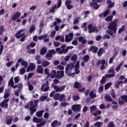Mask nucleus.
I'll use <instances>...</instances> for the list:
<instances>
[{
  "mask_svg": "<svg viewBox=\"0 0 127 127\" xmlns=\"http://www.w3.org/2000/svg\"><path fill=\"white\" fill-rule=\"evenodd\" d=\"M106 33L109 35H111V36H113V35H114V32H113V30H106Z\"/></svg>",
  "mask_w": 127,
  "mask_h": 127,
  "instance_id": "48",
  "label": "nucleus"
},
{
  "mask_svg": "<svg viewBox=\"0 0 127 127\" xmlns=\"http://www.w3.org/2000/svg\"><path fill=\"white\" fill-rule=\"evenodd\" d=\"M36 71L37 73H39V74H43V68H42V66L38 65Z\"/></svg>",
  "mask_w": 127,
  "mask_h": 127,
  "instance_id": "19",
  "label": "nucleus"
},
{
  "mask_svg": "<svg viewBox=\"0 0 127 127\" xmlns=\"http://www.w3.org/2000/svg\"><path fill=\"white\" fill-rule=\"evenodd\" d=\"M106 82V76H103L102 78L100 80L101 85H104Z\"/></svg>",
  "mask_w": 127,
  "mask_h": 127,
  "instance_id": "39",
  "label": "nucleus"
},
{
  "mask_svg": "<svg viewBox=\"0 0 127 127\" xmlns=\"http://www.w3.org/2000/svg\"><path fill=\"white\" fill-rule=\"evenodd\" d=\"M121 99H122V100H124V101H125L126 103H127V95L122 96Z\"/></svg>",
  "mask_w": 127,
  "mask_h": 127,
  "instance_id": "63",
  "label": "nucleus"
},
{
  "mask_svg": "<svg viewBox=\"0 0 127 127\" xmlns=\"http://www.w3.org/2000/svg\"><path fill=\"white\" fill-rule=\"evenodd\" d=\"M36 106H34L33 105V101H30V108H29V111H30V116H32L35 112H36L37 109H36Z\"/></svg>",
  "mask_w": 127,
  "mask_h": 127,
  "instance_id": "3",
  "label": "nucleus"
},
{
  "mask_svg": "<svg viewBox=\"0 0 127 127\" xmlns=\"http://www.w3.org/2000/svg\"><path fill=\"white\" fill-rule=\"evenodd\" d=\"M97 110V106L96 105H93L90 107V113H93L94 111H96Z\"/></svg>",
  "mask_w": 127,
  "mask_h": 127,
  "instance_id": "42",
  "label": "nucleus"
},
{
  "mask_svg": "<svg viewBox=\"0 0 127 127\" xmlns=\"http://www.w3.org/2000/svg\"><path fill=\"white\" fill-rule=\"evenodd\" d=\"M21 65L23 66L24 68H27V66H28V62H25V61L23 60L22 62L21 63Z\"/></svg>",
  "mask_w": 127,
  "mask_h": 127,
  "instance_id": "28",
  "label": "nucleus"
},
{
  "mask_svg": "<svg viewBox=\"0 0 127 127\" xmlns=\"http://www.w3.org/2000/svg\"><path fill=\"white\" fill-rule=\"evenodd\" d=\"M39 102V100H35L34 101V104H33V106L36 107V108H37V107H38V103Z\"/></svg>",
  "mask_w": 127,
  "mask_h": 127,
  "instance_id": "57",
  "label": "nucleus"
},
{
  "mask_svg": "<svg viewBox=\"0 0 127 127\" xmlns=\"http://www.w3.org/2000/svg\"><path fill=\"white\" fill-rule=\"evenodd\" d=\"M70 68V65L67 64L65 67V74H69V68Z\"/></svg>",
  "mask_w": 127,
  "mask_h": 127,
  "instance_id": "59",
  "label": "nucleus"
},
{
  "mask_svg": "<svg viewBox=\"0 0 127 127\" xmlns=\"http://www.w3.org/2000/svg\"><path fill=\"white\" fill-rule=\"evenodd\" d=\"M45 125H46V121H43V122L40 123V124H37L36 127H43V126H45Z\"/></svg>",
  "mask_w": 127,
  "mask_h": 127,
  "instance_id": "30",
  "label": "nucleus"
},
{
  "mask_svg": "<svg viewBox=\"0 0 127 127\" xmlns=\"http://www.w3.org/2000/svg\"><path fill=\"white\" fill-rule=\"evenodd\" d=\"M8 101H9V98L4 99L0 103V107L1 108H4L5 109H7L8 108Z\"/></svg>",
  "mask_w": 127,
  "mask_h": 127,
  "instance_id": "6",
  "label": "nucleus"
},
{
  "mask_svg": "<svg viewBox=\"0 0 127 127\" xmlns=\"http://www.w3.org/2000/svg\"><path fill=\"white\" fill-rule=\"evenodd\" d=\"M82 85L78 82H75L73 85V88L74 89H80Z\"/></svg>",
  "mask_w": 127,
  "mask_h": 127,
  "instance_id": "22",
  "label": "nucleus"
},
{
  "mask_svg": "<svg viewBox=\"0 0 127 127\" xmlns=\"http://www.w3.org/2000/svg\"><path fill=\"white\" fill-rule=\"evenodd\" d=\"M109 13H110V10L108 9L103 12V17H106V16H108V15H109Z\"/></svg>",
  "mask_w": 127,
  "mask_h": 127,
  "instance_id": "37",
  "label": "nucleus"
},
{
  "mask_svg": "<svg viewBox=\"0 0 127 127\" xmlns=\"http://www.w3.org/2000/svg\"><path fill=\"white\" fill-rule=\"evenodd\" d=\"M104 99L106 100L107 102H112L113 101V98L111 97V96L109 95H106L104 96Z\"/></svg>",
  "mask_w": 127,
  "mask_h": 127,
  "instance_id": "23",
  "label": "nucleus"
},
{
  "mask_svg": "<svg viewBox=\"0 0 127 127\" xmlns=\"http://www.w3.org/2000/svg\"><path fill=\"white\" fill-rule=\"evenodd\" d=\"M72 3V1L71 0H66L65 2V5L66 6L67 9H72L74 6L73 5H71Z\"/></svg>",
  "mask_w": 127,
  "mask_h": 127,
  "instance_id": "11",
  "label": "nucleus"
},
{
  "mask_svg": "<svg viewBox=\"0 0 127 127\" xmlns=\"http://www.w3.org/2000/svg\"><path fill=\"white\" fill-rule=\"evenodd\" d=\"M77 58H78V56L76 55H74L71 57V61H74V62H76L77 61Z\"/></svg>",
  "mask_w": 127,
  "mask_h": 127,
  "instance_id": "44",
  "label": "nucleus"
},
{
  "mask_svg": "<svg viewBox=\"0 0 127 127\" xmlns=\"http://www.w3.org/2000/svg\"><path fill=\"white\" fill-rule=\"evenodd\" d=\"M99 50V48L95 46H91L89 49H88V52H92L94 54H96Z\"/></svg>",
  "mask_w": 127,
  "mask_h": 127,
  "instance_id": "9",
  "label": "nucleus"
},
{
  "mask_svg": "<svg viewBox=\"0 0 127 127\" xmlns=\"http://www.w3.org/2000/svg\"><path fill=\"white\" fill-rule=\"evenodd\" d=\"M4 32V26L3 25L0 26V33L2 34Z\"/></svg>",
  "mask_w": 127,
  "mask_h": 127,
  "instance_id": "56",
  "label": "nucleus"
},
{
  "mask_svg": "<svg viewBox=\"0 0 127 127\" xmlns=\"http://www.w3.org/2000/svg\"><path fill=\"white\" fill-rule=\"evenodd\" d=\"M12 118L6 120V125H9L12 123Z\"/></svg>",
  "mask_w": 127,
  "mask_h": 127,
  "instance_id": "58",
  "label": "nucleus"
},
{
  "mask_svg": "<svg viewBox=\"0 0 127 127\" xmlns=\"http://www.w3.org/2000/svg\"><path fill=\"white\" fill-rule=\"evenodd\" d=\"M46 99H47V96H41L40 97L39 100H40V101H41V102H44V101H45V100H46Z\"/></svg>",
  "mask_w": 127,
  "mask_h": 127,
  "instance_id": "46",
  "label": "nucleus"
},
{
  "mask_svg": "<svg viewBox=\"0 0 127 127\" xmlns=\"http://www.w3.org/2000/svg\"><path fill=\"white\" fill-rule=\"evenodd\" d=\"M78 42H81L82 44H86L87 43V40L84 38L83 36H80L78 37Z\"/></svg>",
  "mask_w": 127,
  "mask_h": 127,
  "instance_id": "17",
  "label": "nucleus"
},
{
  "mask_svg": "<svg viewBox=\"0 0 127 127\" xmlns=\"http://www.w3.org/2000/svg\"><path fill=\"white\" fill-rule=\"evenodd\" d=\"M41 90L43 92H48V91L49 90V82L48 81H47L45 83L42 85Z\"/></svg>",
  "mask_w": 127,
  "mask_h": 127,
  "instance_id": "4",
  "label": "nucleus"
},
{
  "mask_svg": "<svg viewBox=\"0 0 127 127\" xmlns=\"http://www.w3.org/2000/svg\"><path fill=\"white\" fill-rule=\"evenodd\" d=\"M35 46H36V43H35V42L31 43L29 45L27 46V49H29L30 47H32V48H33V47H35Z\"/></svg>",
  "mask_w": 127,
  "mask_h": 127,
  "instance_id": "32",
  "label": "nucleus"
},
{
  "mask_svg": "<svg viewBox=\"0 0 127 127\" xmlns=\"http://www.w3.org/2000/svg\"><path fill=\"white\" fill-rule=\"evenodd\" d=\"M123 64H124V62H122L120 63V64L118 65V66L116 68V72H119L121 69V67L123 66Z\"/></svg>",
  "mask_w": 127,
  "mask_h": 127,
  "instance_id": "34",
  "label": "nucleus"
},
{
  "mask_svg": "<svg viewBox=\"0 0 127 127\" xmlns=\"http://www.w3.org/2000/svg\"><path fill=\"white\" fill-rule=\"evenodd\" d=\"M62 5V0H58L57 8H59Z\"/></svg>",
  "mask_w": 127,
  "mask_h": 127,
  "instance_id": "49",
  "label": "nucleus"
},
{
  "mask_svg": "<svg viewBox=\"0 0 127 127\" xmlns=\"http://www.w3.org/2000/svg\"><path fill=\"white\" fill-rule=\"evenodd\" d=\"M71 44H72V45H74L75 46H77V45H78V39H76L75 40H73L71 42Z\"/></svg>",
  "mask_w": 127,
  "mask_h": 127,
  "instance_id": "54",
  "label": "nucleus"
},
{
  "mask_svg": "<svg viewBox=\"0 0 127 127\" xmlns=\"http://www.w3.org/2000/svg\"><path fill=\"white\" fill-rule=\"evenodd\" d=\"M69 105V103L67 102H62L61 103V107H66V106H68Z\"/></svg>",
  "mask_w": 127,
  "mask_h": 127,
  "instance_id": "62",
  "label": "nucleus"
},
{
  "mask_svg": "<svg viewBox=\"0 0 127 127\" xmlns=\"http://www.w3.org/2000/svg\"><path fill=\"white\" fill-rule=\"evenodd\" d=\"M52 87L54 88L55 90H56V93H58V92H63L65 90V88L66 86L65 85H63L61 87H58L57 85H52Z\"/></svg>",
  "mask_w": 127,
  "mask_h": 127,
  "instance_id": "7",
  "label": "nucleus"
},
{
  "mask_svg": "<svg viewBox=\"0 0 127 127\" xmlns=\"http://www.w3.org/2000/svg\"><path fill=\"white\" fill-rule=\"evenodd\" d=\"M56 52L59 53V54H63L64 50L63 49L61 50V48H58L56 49Z\"/></svg>",
  "mask_w": 127,
  "mask_h": 127,
  "instance_id": "33",
  "label": "nucleus"
},
{
  "mask_svg": "<svg viewBox=\"0 0 127 127\" xmlns=\"http://www.w3.org/2000/svg\"><path fill=\"white\" fill-rule=\"evenodd\" d=\"M73 101H77V100H80V96L79 95H74L73 96Z\"/></svg>",
  "mask_w": 127,
  "mask_h": 127,
  "instance_id": "60",
  "label": "nucleus"
},
{
  "mask_svg": "<svg viewBox=\"0 0 127 127\" xmlns=\"http://www.w3.org/2000/svg\"><path fill=\"white\" fill-rule=\"evenodd\" d=\"M43 121V118H37V117H34L33 119V121L34 123H36V124H40Z\"/></svg>",
  "mask_w": 127,
  "mask_h": 127,
  "instance_id": "16",
  "label": "nucleus"
},
{
  "mask_svg": "<svg viewBox=\"0 0 127 127\" xmlns=\"http://www.w3.org/2000/svg\"><path fill=\"white\" fill-rule=\"evenodd\" d=\"M126 28V26L123 25L121 28L119 29L118 31L119 34L122 33L124 30H125V28Z\"/></svg>",
  "mask_w": 127,
  "mask_h": 127,
  "instance_id": "45",
  "label": "nucleus"
},
{
  "mask_svg": "<svg viewBox=\"0 0 127 127\" xmlns=\"http://www.w3.org/2000/svg\"><path fill=\"white\" fill-rule=\"evenodd\" d=\"M21 15V13L19 12V11H17L11 17V19L12 20H13V21H15L16 19H18L20 17Z\"/></svg>",
  "mask_w": 127,
  "mask_h": 127,
  "instance_id": "14",
  "label": "nucleus"
},
{
  "mask_svg": "<svg viewBox=\"0 0 127 127\" xmlns=\"http://www.w3.org/2000/svg\"><path fill=\"white\" fill-rule=\"evenodd\" d=\"M46 37H47V35L45 34V35H43L39 36L38 38V39L39 40H43V39H45Z\"/></svg>",
  "mask_w": 127,
  "mask_h": 127,
  "instance_id": "36",
  "label": "nucleus"
},
{
  "mask_svg": "<svg viewBox=\"0 0 127 127\" xmlns=\"http://www.w3.org/2000/svg\"><path fill=\"white\" fill-rule=\"evenodd\" d=\"M71 109L73 112H75V111H77V112H80L81 111V105L74 104L72 106Z\"/></svg>",
  "mask_w": 127,
  "mask_h": 127,
  "instance_id": "13",
  "label": "nucleus"
},
{
  "mask_svg": "<svg viewBox=\"0 0 127 127\" xmlns=\"http://www.w3.org/2000/svg\"><path fill=\"white\" fill-rule=\"evenodd\" d=\"M103 39L104 40L105 39H111V36L107 34H105L103 36Z\"/></svg>",
  "mask_w": 127,
  "mask_h": 127,
  "instance_id": "52",
  "label": "nucleus"
},
{
  "mask_svg": "<svg viewBox=\"0 0 127 127\" xmlns=\"http://www.w3.org/2000/svg\"><path fill=\"white\" fill-rule=\"evenodd\" d=\"M107 127H115V125H114V122H110L109 123V125Z\"/></svg>",
  "mask_w": 127,
  "mask_h": 127,
  "instance_id": "64",
  "label": "nucleus"
},
{
  "mask_svg": "<svg viewBox=\"0 0 127 127\" xmlns=\"http://www.w3.org/2000/svg\"><path fill=\"white\" fill-rule=\"evenodd\" d=\"M112 86V83H108L107 84H105V90H108L110 87Z\"/></svg>",
  "mask_w": 127,
  "mask_h": 127,
  "instance_id": "55",
  "label": "nucleus"
},
{
  "mask_svg": "<svg viewBox=\"0 0 127 127\" xmlns=\"http://www.w3.org/2000/svg\"><path fill=\"white\" fill-rule=\"evenodd\" d=\"M72 40V38H69V36L68 35H65V42H70Z\"/></svg>",
  "mask_w": 127,
  "mask_h": 127,
  "instance_id": "50",
  "label": "nucleus"
},
{
  "mask_svg": "<svg viewBox=\"0 0 127 127\" xmlns=\"http://www.w3.org/2000/svg\"><path fill=\"white\" fill-rule=\"evenodd\" d=\"M95 1H96V0H92V1L90 3V5L92 6L93 9H99L101 5H98V3Z\"/></svg>",
  "mask_w": 127,
  "mask_h": 127,
  "instance_id": "8",
  "label": "nucleus"
},
{
  "mask_svg": "<svg viewBox=\"0 0 127 127\" xmlns=\"http://www.w3.org/2000/svg\"><path fill=\"white\" fill-rule=\"evenodd\" d=\"M118 21H119V20L116 19L113 21L111 22L108 26V29L112 30L114 33H117V30L118 29V27H117L118 26Z\"/></svg>",
  "mask_w": 127,
  "mask_h": 127,
  "instance_id": "1",
  "label": "nucleus"
},
{
  "mask_svg": "<svg viewBox=\"0 0 127 127\" xmlns=\"http://www.w3.org/2000/svg\"><path fill=\"white\" fill-rule=\"evenodd\" d=\"M115 76V73L111 74H107L105 75L104 77H105V78H114Z\"/></svg>",
  "mask_w": 127,
  "mask_h": 127,
  "instance_id": "38",
  "label": "nucleus"
},
{
  "mask_svg": "<svg viewBox=\"0 0 127 127\" xmlns=\"http://www.w3.org/2000/svg\"><path fill=\"white\" fill-rule=\"evenodd\" d=\"M113 15L108 16L105 18V20L106 21H112L113 20Z\"/></svg>",
  "mask_w": 127,
  "mask_h": 127,
  "instance_id": "40",
  "label": "nucleus"
},
{
  "mask_svg": "<svg viewBox=\"0 0 127 127\" xmlns=\"http://www.w3.org/2000/svg\"><path fill=\"white\" fill-rule=\"evenodd\" d=\"M89 59H90V57L88 55L84 56L83 57V61H84V62H85V63H87Z\"/></svg>",
  "mask_w": 127,
  "mask_h": 127,
  "instance_id": "31",
  "label": "nucleus"
},
{
  "mask_svg": "<svg viewBox=\"0 0 127 127\" xmlns=\"http://www.w3.org/2000/svg\"><path fill=\"white\" fill-rule=\"evenodd\" d=\"M63 77H64V71L58 70L57 71L56 78L60 80V79L63 78Z\"/></svg>",
  "mask_w": 127,
  "mask_h": 127,
  "instance_id": "12",
  "label": "nucleus"
},
{
  "mask_svg": "<svg viewBox=\"0 0 127 127\" xmlns=\"http://www.w3.org/2000/svg\"><path fill=\"white\" fill-rule=\"evenodd\" d=\"M47 52V49L46 48H42L40 50V54L41 55H44Z\"/></svg>",
  "mask_w": 127,
  "mask_h": 127,
  "instance_id": "27",
  "label": "nucleus"
},
{
  "mask_svg": "<svg viewBox=\"0 0 127 127\" xmlns=\"http://www.w3.org/2000/svg\"><path fill=\"white\" fill-rule=\"evenodd\" d=\"M87 28L88 29L89 33H93V32H95V31L98 32L99 31L98 29H97V27H94L92 24H88Z\"/></svg>",
  "mask_w": 127,
  "mask_h": 127,
  "instance_id": "5",
  "label": "nucleus"
},
{
  "mask_svg": "<svg viewBox=\"0 0 127 127\" xmlns=\"http://www.w3.org/2000/svg\"><path fill=\"white\" fill-rule=\"evenodd\" d=\"M50 65V63L47 61H44L42 63V66L44 67H47V66H49Z\"/></svg>",
  "mask_w": 127,
  "mask_h": 127,
  "instance_id": "26",
  "label": "nucleus"
},
{
  "mask_svg": "<svg viewBox=\"0 0 127 127\" xmlns=\"http://www.w3.org/2000/svg\"><path fill=\"white\" fill-rule=\"evenodd\" d=\"M22 32H23V30H20L16 33V34L15 35V37H16V38H17V36H18V35H20L21 33Z\"/></svg>",
  "mask_w": 127,
  "mask_h": 127,
  "instance_id": "53",
  "label": "nucleus"
},
{
  "mask_svg": "<svg viewBox=\"0 0 127 127\" xmlns=\"http://www.w3.org/2000/svg\"><path fill=\"white\" fill-rule=\"evenodd\" d=\"M89 96L91 99H93L96 97V94H94V91H91L89 93Z\"/></svg>",
  "mask_w": 127,
  "mask_h": 127,
  "instance_id": "51",
  "label": "nucleus"
},
{
  "mask_svg": "<svg viewBox=\"0 0 127 127\" xmlns=\"http://www.w3.org/2000/svg\"><path fill=\"white\" fill-rule=\"evenodd\" d=\"M57 75V73L56 72V70H53L51 74H50V76L51 78V79H54V78H56V75Z\"/></svg>",
  "mask_w": 127,
  "mask_h": 127,
  "instance_id": "21",
  "label": "nucleus"
},
{
  "mask_svg": "<svg viewBox=\"0 0 127 127\" xmlns=\"http://www.w3.org/2000/svg\"><path fill=\"white\" fill-rule=\"evenodd\" d=\"M29 66L31 69V71H32V70H34V69H35V64L32 63L30 64V65Z\"/></svg>",
  "mask_w": 127,
  "mask_h": 127,
  "instance_id": "43",
  "label": "nucleus"
},
{
  "mask_svg": "<svg viewBox=\"0 0 127 127\" xmlns=\"http://www.w3.org/2000/svg\"><path fill=\"white\" fill-rule=\"evenodd\" d=\"M102 114V111L101 110H98L96 112L93 113V115L94 116V117H97V116L100 115Z\"/></svg>",
  "mask_w": 127,
  "mask_h": 127,
  "instance_id": "41",
  "label": "nucleus"
},
{
  "mask_svg": "<svg viewBox=\"0 0 127 127\" xmlns=\"http://www.w3.org/2000/svg\"><path fill=\"white\" fill-rule=\"evenodd\" d=\"M26 72V69H25V68L23 67L21 68V69L20 70V75H23Z\"/></svg>",
  "mask_w": 127,
  "mask_h": 127,
  "instance_id": "47",
  "label": "nucleus"
},
{
  "mask_svg": "<svg viewBox=\"0 0 127 127\" xmlns=\"http://www.w3.org/2000/svg\"><path fill=\"white\" fill-rule=\"evenodd\" d=\"M34 30H35V25L33 24V25H32L31 27L30 28L29 33H32V32H33Z\"/></svg>",
  "mask_w": 127,
  "mask_h": 127,
  "instance_id": "35",
  "label": "nucleus"
},
{
  "mask_svg": "<svg viewBox=\"0 0 127 127\" xmlns=\"http://www.w3.org/2000/svg\"><path fill=\"white\" fill-rule=\"evenodd\" d=\"M56 53V51H55V50L52 49L49 50L48 53L46 55L45 58H52L53 54H55Z\"/></svg>",
  "mask_w": 127,
  "mask_h": 127,
  "instance_id": "10",
  "label": "nucleus"
},
{
  "mask_svg": "<svg viewBox=\"0 0 127 127\" xmlns=\"http://www.w3.org/2000/svg\"><path fill=\"white\" fill-rule=\"evenodd\" d=\"M57 8V5L55 4L49 10V13H54L55 12V10Z\"/></svg>",
  "mask_w": 127,
  "mask_h": 127,
  "instance_id": "25",
  "label": "nucleus"
},
{
  "mask_svg": "<svg viewBox=\"0 0 127 127\" xmlns=\"http://www.w3.org/2000/svg\"><path fill=\"white\" fill-rule=\"evenodd\" d=\"M43 113H44V110H41L37 112L36 115L38 118H41L43 116Z\"/></svg>",
  "mask_w": 127,
  "mask_h": 127,
  "instance_id": "24",
  "label": "nucleus"
},
{
  "mask_svg": "<svg viewBox=\"0 0 127 127\" xmlns=\"http://www.w3.org/2000/svg\"><path fill=\"white\" fill-rule=\"evenodd\" d=\"M121 84H122V85H124V81L122 80H121L120 81H117L115 84V87L116 88V89H119L120 88V85Z\"/></svg>",
  "mask_w": 127,
  "mask_h": 127,
  "instance_id": "20",
  "label": "nucleus"
},
{
  "mask_svg": "<svg viewBox=\"0 0 127 127\" xmlns=\"http://www.w3.org/2000/svg\"><path fill=\"white\" fill-rule=\"evenodd\" d=\"M10 96V94H9V93L8 92H7V93H5L3 96V98L4 99H7V98H8V97H9Z\"/></svg>",
  "mask_w": 127,
  "mask_h": 127,
  "instance_id": "61",
  "label": "nucleus"
},
{
  "mask_svg": "<svg viewBox=\"0 0 127 127\" xmlns=\"http://www.w3.org/2000/svg\"><path fill=\"white\" fill-rule=\"evenodd\" d=\"M105 49H104V48H100L97 52V55L98 57H101V56L103 55V52L105 53Z\"/></svg>",
  "mask_w": 127,
  "mask_h": 127,
  "instance_id": "18",
  "label": "nucleus"
},
{
  "mask_svg": "<svg viewBox=\"0 0 127 127\" xmlns=\"http://www.w3.org/2000/svg\"><path fill=\"white\" fill-rule=\"evenodd\" d=\"M62 124L61 122L58 121L57 120H55L53 122L51 123V127H56L57 126H61Z\"/></svg>",
  "mask_w": 127,
  "mask_h": 127,
  "instance_id": "15",
  "label": "nucleus"
},
{
  "mask_svg": "<svg viewBox=\"0 0 127 127\" xmlns=\"http://www.w3.org/2000/svg\"><path fill=\"white\" fill-rule=\"evenodd\" d=\"M8 84V86H9L10 85L11 87L14 86V82H13V77H11L10 78Z\"/></svg>",
  "mask_w": 127,
  "mask_h": 127,
  "instance_id": "29",
  "label": "nucleus"
},
{
  "mask_svg": "<svg viewBox=\"0 0 127 127\" xmlns=\"http://www.w3.org/2000/svg\"><path fill=\"white\" fill-rule=\"evenodd\" d=\"M64 98H65V95L63 94L60 95V93H56L54 96V100H55V101L59 100L60 101V102H62V101L64 100Z\"/></svg>",
  "mask_w": 127,
  "mask_h": 127,
  "instance_id": "2",
  "label": "nucleus"
}]
</instances>
